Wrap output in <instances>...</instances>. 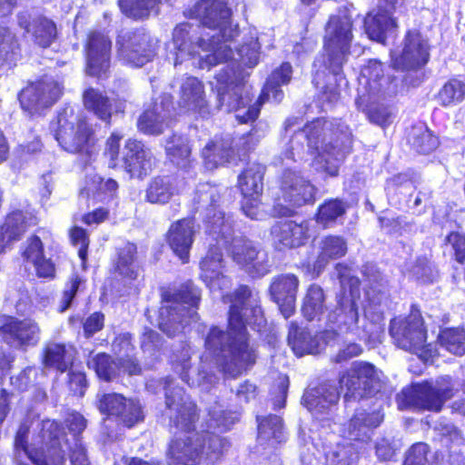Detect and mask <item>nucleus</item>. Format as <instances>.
Segmentation results:
<instances>
[{"label": "nucleus", "mask_w": 465, "mask_h": 465, "mask_svg": "<svg viewBox=\"0 0 465 465\" xmlns=\"http://www.w3.org/2000/svg\"><path fill=\"white\" fill-rule=\"evenodd\" d=\"M349 207V203L341 198H329L319 204L313 219L322 228L328 229L334 226L338 219L346 214Z\"/></svg>", "instance_id": "72a5a7b5"}, {"label": "nucleus", "mask_w": 465, "mask_h": 465, "mask_svg": "<svg viewBox=\"0 0 465 465\" xmlns=\"http://www.w3.org/2000/svg\"><path fill=\"white\" fill-rule=\"evenodd\" d=\"M341 143L339 139H334V144H325L322 151L328 154L350 153L352 150L353 136L349 127L346 126L345 130L341 133Z\"/></svg>", "instance_id": "0e129e2a"}, {"label": "nucleus", "mask_w": 465, "mask_h": 465, "mask_svg": "<svg viewBox=\"0 0 465 465\" xmlns=\"http://www.w3.org/2000/svg\"><path fill=\"white\" fill-rule=\"evenodd\" d=\"M20 57L19 39L8 26L0 25V66L15 64Z\"/></svg>", "instance_id": "a19ab883"}, {"label": "nucleus", "mask_w": 465, "mask_h": 465, "mask_svg": "<svg viewBox=\"0 0 465 465\" xmlns=\"http://www.w3.org/2000/svg\"><path fill=\"white\" fill-rule=\"evenodd\" d=\"M379 382L376 367L368 361H353L349 368L339 373L337 385L345 402L360 401L374 396Z\"/></svg>", "instance_id": "ddd939ff"}, {"label": "nucleus", "mask_w": 465, "mask_h": 465, "mask_svg": "<svg viewBox=\"0 0 465 465\" xmlns=\"http://www.w3.org/2000/svg\"><path fill=\"white\" fill-rule=\"evenodd\" d=\"M271 236L280 251L303 246L310 238L309 221H278L271 228Z\"/></svg>", "instance_id": "aec40b11"}, {"label": "nucleus", "mask_w": 465, "mask_h": 465, "mask_svg": "<svg viewBox=\"0 0 465 465\" xmlns=\"http://www.w3.org/2000/svg\"><path fill=\"white\" fill-rule=\"evenodd\" d=\"M172 42L174 48L175 66L186 59L198 57L201 52L210 53L206 55V60L211 65H215L231 57L225 56L223 49L210 37L209 33L188 22H182L174 26Z\"/></svg>", "instance_id": "0eeeda50"}, {"label": "nucleus", "mask_w": 465, "mask_h": 465, "mask_svg": "<svg viewBox=\"0 0 465 465\" xmlns=\"http://www.w3.org/2000/svg\"><path fill=\"white\" fill-rule=\"evenodd\" d=\"M162 0H119L122 13L133 19H145L151 11L158 8Z\"/></svg>", "instance_id": "09e8293b"}, {"label": "nucleus", "mask_w": 465, "mask_h": 465, "mask_svg": "<svg viewBox=\"0 0 465 465\" xmlns=\"http://www.w3.org/2000/svg\"><path fill=\"white\" fill-rule=\"evenodd\" d=\"M180 98L182 102L196 111H203L207 108L204 98V85L194 76L185 78L180 87Z\"/></svg>", "instance_id": "58836bf2"}, {"label": "nucleus", "mask_w": 465, "mask_h": 465, "mask_svg": "<svg viewBox=\"0 0 465 465\" xmlns=\"http://www.w3.org/2000/svg\"><path fill=\"white\" fill-rule=\"evenodd\" d=\"M453 396L454 388L450 379H442L436 384L430 380H424L403 389L399 405L417 411L440 412Z\"/></svg>", "instance_id": "9d476101"}, {"label": "nucleus", "mask_w": 465, "mask_h": 465, "mask_svg": "<svg viewBox=\"0 0 465 465\" xmlns=\"http://www.w3.org/2000/svg\"><path fill=\"white\" fill-rule=\"evenodd\" d=\"M186 16L196 19L203 27L217 30L210 37L223 49L225 56H231L232 43L240 35V28L232 23V12L225 0H198L186 10Z\"/></svg>", "instance_id": "423d86ee"}, {"label": "nucleus", "mask_w": 465, "mask_h": 465, "mask_svg": "<svg viewBox=\"0 0 465 465\" xmlns=\"http://www.w3.org/2000/svg\"><path fill=\"white\" fill-rule=\"evenodd\" d=\"M327 294L316 282L310 283L302 299L301 312L308 322L321 321L327 311Z\"/></svg>", "instance_id": "bb28decb"}, {"label": "nucleus", "mask_w": 465, "mask_h": 465, "mask_svg": "<svg viewBox=\"0 0 465 465\" xmlns=\"http://www.w3.org/2000/svg\"><path fill=\"white\" fill-rule=\"evenodd\" d=\"M115 44L117 58L133 68L143 67L157 54V43L143 27L121 31Z\"/></svg>", "instance_id": "9b49d317"}, {"label": "nucleus", "mask_w": 465, "mask_h": 465, "mask_svg": "<svg viewBox=\"0 0 465 465\" xmlns=\"http://www.w3.org/2000/svg\"><path fill=\"white\" fill-rule=\"evenodd\" d=\"M265 170L260 163H247L237 177V187L242 196L241 209L251 219H257L259 214Z\"/></svg>", "instance_id": "dca6fc26"}, {"label": "nucleus", "mask_w": 465, "mask_h": 465, "mask_svg": "<svg viewBox=\"0 0 465 465\" xmlns=\"http://www.w3.org/2000/svg\"><path fill=\"white\" fill-rule=\"evenodd\" d=\"M361 74L366 78L369 88L377 93L383 91L382 81L391 82L393 80V77H385V65L381 60L376 58H371L367 61L361 69Z\"/></svg>", "instance_id": "49530a36"}, {"label": "nucleus", "mask_w": 465, "mask_h": 465, "mask_svg": "<svg viewBox=\"0 0 465 465\" xmlns=\"http://www.w3.org/2000/svg\"><path fill=\"white\" fill-rule=\"evenodd\" d=\"M64 91L62 81L43 74L34 81H28L19 91L17 99L22 110L33 116L54 106L64 95Z\"/></svg>", "instance_id": "f8f14e48"}, {"label": "nucleus", "mask_w": 465, "mask_h": 465, "mask_svg": "<svg viewBox=\"0 0 465 465\" xmlns=\"http://www.w3.org/2000/svg\"><path fill=\"white\" fill-rule=\"evenodd\" d=\"M389 333L397 348L417 355L425 363L438 356L436 347L428 342V329L417 304H411L403 318L391 320Z\"/></svg>", "instance_id": "20e7f679"}, {"label": "nucleus", "mask_w": 465, "mask_h": 465, "mask_svg": "<svg viewBox=\"0 0 465 465\" xmlns=\"http://www.w3.org/2000/svg\"><path fill=\"white\" fill-rule=\"evenodd\" d=\"M55 123L54 136L64 151L84 157L94 153L98 137L86 115L77 114L73 107L64 106L57 112Z\"/></svg>", "instance_id": "7ed1b4c3"}, {"label": "nucleus", "mask_w": 465, "mask_h": 465, "mask_svg": "<svg viewBox=\"0 0 465 465\" xmlns=\"http://www.w3.org/2000/svg\"><path fill=\"white\" fill-rule=\"evenodd\" d=\"M95 406L101 414L126 429L135 427L145 419L144 406L141 401L137 398H127L122 393H103Z\"/></svg>", "instance_id": "4468645a"}, {"label": "nucleus", "mask_w": 465, "mask_h": 465, "mask_svg": "<svg viewBox=\"0 0 465 465\" xmlns=\"http://www.w3.org/2000/svg\"><path fill=\"white\" fill-rule=\"evenodd\" d=\"M64 424L75 440H79L87 427V420L76 411L69 412L64 419Z\"/></svg>", "instance_id": "774afa93"}, {"label": "nucleus", "mask_w": 465, "mask_h": 465, "mask_svg": "<svg viewBox=\"0 0 465 465\" xmlns=\"http://www.w3.org/2000/svg\"><path fill=\"white\" fill-rule=\"evenodd\" d=\"M68 236L72 245H79L77 254L81 261L82 268L86 269L90 245V237L87 230L81 226L74 225L69 229Z\"/></svg>", "instance_id": "6e6d98bb"}, {"label": "nucleus", "mask_w": 465, "mask_h": 465, "mask_svg": "<svg viewBox=\"0 0 465 465\" xmlns=\"http://www.w3.org/2000/svg\"><path fill=\"white\" fill-rule=\"evenodd\" d=\"M381 421L382 417L377 411L356 410L348 421V430L350 434L355 435L354 439H357L362 429L377 428Z\"/></svg>", "instance_id": "de8ad7c7"}, {"label": "nucleus", "mask_w": 465, "mask_h": 465, "mask_svg": "<svg viewBox=\"0 0 465 465\" xmlns=\"http://www.w3.org/2000/svg\"><path fill=\"white\" fill-rule=\"evenodd\" d=\"M165 409L170 411L169 426L183 435H174L167 444L168 465H215L222 461L232 443L227 437L209 430H196L201 417L197 402L183 389L165 391Z\"/></svg>", "instance_id": "f03ea898"}, {"label": "nucleus", "mask_w": 465, "mask_h": 465, "mask_svg": "<svg viewBox=\"0 0 465 465\" xmlns=\"http://www.w3.org/2000/svg\"><path fill=\"white\" fill-rule=\"evenodd\" d=\"M86 365L102 381L111 382L119 377V364L107 352H98L90 356L86 361Z\"/></svg>", "instance_id": "e433bc0d"}, {"label": "nucleus", "mask_w": 465, "mask_h": 465, "mask_svg": "<svg viewBox=\"0 0 465 465\" xmlns=\"http://www.w3.org/2000/svg\"><path fill=\"white\" fill-rule=\"evenodd\" d=\"M204 225L209 234L221 237L232 230V222L225 217L223 211L217 210L212 203L207 208Z\"/></svg>", "instance_id": "8fccbe9b"}, {"label": "nucleus", "mask_w": 465, "mask_h": 465, "mask_svg": "<svg viewBox=\"0 0 465 465\" xmlns=\"http://www.w3.org/2000/svg\"><path fill=\"white\" fill-rule=\"evenodd\" d=\"M0 333L4 338L10 339L20 346H30L38 342L40 328L32 319L19 320L7 316L0 326Z\"/></svg>", "instance_id": "b1692460"}, {"label": "nucleus", "mask_w": 465, "mask_h": 465, "mask_svg": "<svg viewBox=\"0 0 465 465\" xmlns=\"http://www.w3.org/2000/svg\"><path fill=\"white\" fill-rule=\"evenodd\" d=\"M35 276L46 282L54 281L56 277V265L51 258L45 254L33 263Z\"/></svg>", "instance_id": "338daca9"}, {"label": "nucleus", "mask_w": 465, "mask_h": 465, "mask_svg": "<svg viewBox=\"0 0 465 465\" xmlns=\"http://www.w3.org/2000/svg\"><path fill=\"white\" fill-rule=\"evenodd\" d=\"M83 104L85 110L93 114L98 120L106 125H111L114 114H124V105L111 99L102 91L87 87L82 94Z\"/></svg>", "instance_id": "4be33fe9"}, {"label": "nucleus", "mask_w": 465, "mask_h": 465, "mask_svg": "<svg viewBox=\"0 0 465 465\" xmlns=\"http://www.w3.org/2000/svg\"><path fill=\"white\" fill-rule=\"evenodd\" d=\"M123 135L113 132L104 143V155L108 159L111 169L122 167L131 177L145 178L152 171V155L143 142L128 138L120 155Z\"/></svg>", "instance_id": "6e6552de"}, {"label": "nucleus", "mask_w": 465, "mask_h": 465, "mask_svg": "<svg viewBox=\"0 0 465 465\" xmlns=\"http://www.w3.org/2000/svg\"><path fill=\"white\" fill-rule=\"evenodd\" d=\"M112 41L102 31L91 30L86 35L84 51L86 59L85 71L92 77H107L110 68Z\"/></svg>", "instance_id": "a211bd4d"}, {"label": "nucleus", "mask_w": 465, "mask_h": 465, "mask_svg": "<svg viewBox=\"0 0 465 465\" xmlns=\"http://www.w3.org/2000/svg\"><path fill=\"white\" fill-rule=\"evenodd\" d=\"M258 433L266 439H276L282 429V420L274 414L258 418Z\"/></svg>", "instance_id": "052dcab7"}, {"label": "nucleus", "mask_w": 465, "mask_h": 465, "mask_svg": "<svg viewBox=\"0 0 465 465\" xmlns=\"http://www.w3.org/2000/svg\"><path fill=\"white\" fill-rule=\"evenodd\" d=\"M430 446L425 442H415L406 451L402 465H430Z\"/></svg>", "instance_id": "bf43d9fd"}, {"label": "nucleus", "mask_w": 465, "mask_h": 465, "mask_svg": "<svg viewBox=\"0 0 465 465\" xmlns=\"http://www.w3.org/2000/svg\"><path fill=\"white\" fill-rule=\"evenodd\" d=\"M327 124V118L316 117L304 124L302 132L309 146L318 149L319 143L323 139Z\"/></svg>", "instance_id": "4d7b16f0"}, {"label": "nucleus", "mask_w": 465, "mask_h": 465, "mask_svg": "<svg viewBox=\"0 0 465 465\" xmlns=\"http://www.w3.org/2000/svg\"><path fill=\"white\" fill-rule=\"evenodd\" d=\"M326 76L328 74L325 71L317 70L313 75L312 84L315 88L321 90V97L324 103L335 104L341 98L340 86L336 82L326 83Z\"/></svg>", "instance_id": "864d4df0"}, {"label": "nucleus", "mask_w": 465, "mask_h": 465, "mask_svg": "<svg viewBox=\"0 0 465 465\" xmlns=\"http://www.w3.org/2000/svg\"><path fill=\"white\" fill-rule=\"evenodd\" d=\"M193 218H182L173 222L166 234L165 241L183 263L189 262V254L193 243L194 230Z\"/></svg>", "instance_id": "5701e85b"}, {"label": "nucleus", "mask_w": 465, "mask_h": 465, "mask_svg": "<svg viewBox=\"0 0 465 465\" xmlns=\"http://www.w3.org/2000/svg\"><path fill=\"white\" fill-rule=\"evenodd\" d=\"M230 302L226 329L212 325L204 339V348L224 375L236 379L249 371L257 362V348L248 331V310L262 313L260 297L247 284H239L223 296Z\"/></svg>", "instance_id": "f257e3e1"}, {"label": "nucleus", "mask_w": 465, "mask_h": 465, "mask_svg": "<svg viewBox=\"0 0 465 465\" xmlns=\"http://www.w3.org/2000/svg\"><path fill=\"white\" fill-rule=\"evenodd\" d=\"M358 110L365 114L368 121L373 124L386 128L392 123V113L390 106L380 102H371L364 106L356 101Z\"/></svg>", "instance_id": "c03bdc74"}, {"label": "nucleus", "mask_w": 465, "mask_h": 465, "mask_svg": "<svg viewBox=\"0 0 465 465\" xmlns=\"http://www.w3.org/2000/svg\"><path fill=\"white\" fill-rule=\"evenodd\" d=\"M49 440L52 446L46 450L47 465H64L65 453L61 446V439L66 437V432L61 422L53 420L48 429Z\"/></svg>", "instance_id": "79ce46f5"}, {"label": "nucleus", "mask_w": 465, "mask_h": 465, "mask_svg": "<svg viewBox=\"0 0 465 465\" xmlns=\"http://www.w3.org/2000/svg\"><path fill=\"white\" fill-rule=\"evenodd\" d=\"M342 394L338 390V386L322 385L318 395H309L305 399L306 406L310 409H329L332 405H336Z\"/></svg>", "instance_id": "3c124183"}, {"label": "nucleus", "mask_w": 465, "mask_h": 465, "mask_svg": "<svg viewBox=\"0 0 465 465\" xmlns=\"http://www.w3.org/2000/svg\"><path fill=\"white\" fill-rule=\"evenodd\" d=\"M67 372V386L73 395L82 398L89 386L84 371L69 369Z\"/></svg>", "instance_id": "680f3d73"}, {"label": "nucleus", "mask_w": 465, "mask_h": 465, "mask_svg": "<svg viewBox=\"0 0 465 465\" xmlns=\"http://www.w3.org/2000/svg\"><path fill=\"white\" fill-rule=\"evenodd\" d=\"M287 341L297 357L319 352L320 341L317 336L301 328L296 322H291L289 324Z\"/></svg>", "instance_id": "c85d7f7f"}, {"label": "nucleus", "mask_w": 465, "mask_h": 465, "mask_svg": "<svg viewBox=\"0 0 465 465\" xmlns=\"http://www.w3.org/2000/svg\"><path fill=\"white\" fill-rule=\"evenodd\" d=\"M389 65L394 71L416 72L424 67L430 60L428 41L418 29L406 31L401 53L391 49Z\"/></svg>", "instance_id": "2eb2a0df"}, {"label": "nucleus", "mask_w": 465, "mask_h": 465, "mask_svg": "<svg viewBox=\"0 0 465 465\" xmlns=\"http://www.w3.org/2000/svg\"><path fill=\"white\" fill-rule=\"evenodd\" d=\"M161 298L163 302L185 304L192 308H197L201 301V290L192 282H186L176 290L163 292Z\"/></svg>", "instance_id": "4c0bfd02"}, {"label": "nucleus", "mask_w": 465, "mask_h": 465, "mask_svg": "<svg viewBox=\"0 0 465 465\" xmlns=\"http://www.w3.org/2000/svg\"><path fill=\"white\" fill-rule=\"evenodd\" d=\"M437 98L443 107L463 102L465 100V83L457 77L450 78L439 90Z\"/></svg>", "instance_id": "a18cd8bd"}, {"label": "nucleus", "mask_w": 465, "mask_h": 465, "mask_svg": "<svg viewBox=\"0 0 465 465\" xmlns=\"http://www.w3.org/2000/svg\"><path fill=\"white\" fill-rule=\"evenodd\" d=\"M437 341L450 353L456 356L465 355V329L462 327H445L440 330Z\"/></svg>", "instance_id": "37998d69"}, {"label": "nucleus", "mask_w": 465, "mask_h": 465, "mask_svg": "<svg viewBox=\"0 0 465 465\" xmlns=\"http://www.w3.org/2000/svg\"><path fill=\"white\" fill-rule=\"evenodd\" d=\"M224 261L220 247L212 245L200 262V278L209 287L223 280Z\"/></svg>", "instance_id": "7c9ffc66"}, {"label": "nucleus", "mask_w": 465, "mask_h": 465, "mask_svg": "<svg viewBox=\"0 0 465 465\" xmlns=\"http://www.w3.org/2000/svg\"><path fill=\"white\" fill-rule=\"evenodd\" d=\"M177 193L174 179L170 175L153 177L146 188L144 201L151 204L164 205Z\"/></svg>", "instance_id": "2f4dec72"}, {"label": "nucleus", "mask_w": 465, "mask_h": 465, "mask_svg": "<svg viewBox=\"0 0 465 465\" xmlns=\"http://www.w3.org/2000/svg\"><path fill=\"white\" fill-rule=\"evenodd\" d=\"M163 338L156 331L145 328L140 338L141 350L153 354L159 351L163 346Z\"/></svg>", "instance_id": "69168bd1"}, {"label": "nucleus", "mask_w": 465, "mask_h": 465, "mask_svg": "<svg viewBox=\"0 0 465 465\" xmlns=\"http://www.w3.org/2000/svg\"><path fill=\"white\" fill-rule=\"evenodd\" d=\"M394 11L391 10V7L379 8L375 14L366 15L364 29L371 40L383 45H387L388 34L396 32L398 29L397 20L392 16Z\"/></svg>", "instance_id": "393cba45"}, {"label": "nucleus", "mask_w": 465, "mask_h": 465, "mask_svg": "<svg viewBox=\"0 0 465 465\" xmlns=\"http://www.w3.org/2000/svg\"><path fill=\"white\" fill-rule=\"evenodd\" d=\"M202 156L208 169H217L231 163L233 158V148L223 137H214L203 148Z\"/></svg>", "instance_id": "c756f323"}, {"label": "nucleus", "mask_w": 465, "mask_h": 465, "mask_svg": "<svg viewBox=\"0 0 465 465\" xmlns=\"http://www.w3.org/2000/svg\"><path fill=\"white\" fill-rule=\"evenodd\" d=\"M278 194L273 200L272 212L274 217H292L296 209L313 204L317 188L301 172L286 168L278 179Z\"/></svg>", "instance_id": "1a4fd4ad"}, {"label": "nucleus", "mask_w": 465, "mask_h": 465, "mask_svg": "<svg viewBox=\"0 0 465 465\" xmlns=\"http://www.w3.org/2000/svg\"><path fill=\"white\" fill-rule=\"evenodd\" d=\"M300 285L298 277L293 273L279 274L272 278L269 286V294L285 319L292 316L296 310V297Z\"/></svg>", "instance_id": "6ab92c4d"}, {"label": "nucleus", "mask_w": 465, "mask_h": 465, "mask_svg": "<svg viewBox=\"0 0 465 465\" xmlns=\"http://www.w3.org/2000/svg\"><path fill=\"white\" fill-rule=\"evenodd\" d=\"M354 22L346 12L331 15L324 26L322 38L324 69L334 76L343 72V65L351 52Z\"/></svg>", "instance_id": "39448f33"}, {"label": "nucleus", "mask_w": 465, "mask_h": 465, "mask_svg": "<svg viewBox=\"0 0 465 465\" xmlns=\"http://www.w3.org/2000/svg\"><path fill=\"white\" fill-rule=\"evenodd\" d=\"M137 259V246L131 242H125L115 250L114 271L122 278L135 281L138 277L137 268L134 264Z\"/></svg>", "instance_id": "f704fd0d"}, {"label": "nucleus", "mask_w": 465, "mask_h": 465, "mask_svg": "<svg viewBox=\"0 0 465 465\" xmlns=\"http://www.w3.org/2000/svg\"><path fill=\"white\" fill-rule=\"evenodd\" d=\"M347 242L341 235L329 234L322 239L320 257L322 260L340 259L347 253Z\"/></svg>", "instance_id": "603ef678"}, {"label": "nucleus", "mask_w": 465, "mask_h": 465, "mask_svg": "<svg viewBox=\"0 0 465 465\" xmlns=\"http://www.w3.org/2000/svg\"><path fill=\"white\" fill-rule=\"evenodd\" d=\"M74 346L64 342H51L44 347L41 363L47 370L64 373L74 365V356L70 352Z\"/></svg>", "instance_id": "a878e982"}, {"label": "nucleus", "mask_w": 465, "mask_h": 465, "mask_svg": "<svg viewBox=\"0 0 465 465\" xmlns=\"http://www.w3.org/2000/svg\"><path fill=\"white\" fill-rule=\"evenodd\" d=\"M169 127L167 116L163 114V104L156 101L152 102L143 109L136 121V128L142 134L147 136H159Z\"/></svg>", "instance_id": "cd10ccee"}, {"label": "nucleus", "mask_w": 465, "mask_h": 465, "mask_svg": "<svg viewBox=\"0 0 465 465\" xmlns=\"http://www.w3.org/2000/svg\"><path fill=\"white\" fill-rule=\"evenodd\" d=\"M361 297V280L357 276L348 279V285L342 284L336 293V304L329 312L328 321L337 327L350 328L359 322L357 302Z\"/></svg>", "instance_id": "f3484780"}, {"label": "nucleus", "mask_w": 465, "mask_h": 465, "mask_svg": "<svg viewBox=\"0 0 465 465\" xmlns=\"http://www.w3.org/2000/svg\"><path fill=\"white\" fill-rule=\"evenodd\" d=\"M444 243L449 244L451 250V260L465 264V233L450 231L444 238Z\"/></svg>", "instance_id": "13d9d810"}, {"label": "nucleus", "mask_w": 465, "mask_h": 465, "mask_svg": "<svg viewBox=\"0 0 465 465\" xmlns=\"http://www.w3.org/2000/svg\"><path fill=\"white\" fill-rule=\"evenodd\" d=\"M45 254V245L41 238L36 234L30 235L27 238L25 249L21 252L23 259L33 264Z\"/></svg>", "instance_id": "e2e57ef3"}, {"label": "nucleus", "mask_w": 465, "mask_h": 465, "mask_svg": "<svg viewBox=\"0 0 465 465\" xmlns=\"http://www.w3.org/2000/svg\"><path fill=\"white\" fill-rule=\"evenodd\" d=\"M409 142L418 153L424 155L433 153L440 145L439 137L427 128L412 134Z\"/></svg>", "instance_id": "5fc2aeb1"}, {"label": "nucleus", "mask_w": 465, "mask_h": 465, "mask_svg": "<svg viewBox=\"0 0 465 465\" xmlns=\"http://www.w3.org/2000/svg\"><path fill=\"white\" fill-rule=\"evenodd\" d=\"M38 223L37 217L15 209L9 212L0 224V254L10 249L14 242H19L31 226Z\"/></svg>", "instance_id": "412c9836"}, {"label": "nucleus", "mask_w": 465, "mask_h": 465, "mask_svg": "<svg viewBox=\"0 0 465 465\" xmlns=\"http://www.w3.org/2000/svg\"><path fill=\"white\" fill-rule=\"evenodd\" d=\"M167 160L177 167H187L191 162L192 146L183 134L173 133L165 140Z\"/></svg>", "instance_id": "c9c22d12"}, {"label": "nucleus", "mask_w": 465, "mask_h": 465, "mask_svg": "<svg viewBox=\"0 0 465 465\" xmlns=\"http://www.w3.org/2000/svg\"><path fill=\"white\" fill-rule=\"evenodd\" d=\"M228 254L232 260L240 267L247 269L250 273L254 268V262L258 257L259 251L252 242L245 236L232 237L228 247Z\"/></svg>", "instance_id": "473e14b6"}, {"label": "nucleus", "mask_w": 465, "mask_h": 465, "mask_svg": "<svg viewBox=\"0 0 465 465\" xmlns=\"http://www.w3.org/2000/svg\"><path fill=\"white\" fill-rule=\"evenodd\" d=\"M32 40L35 45L46 49L58 36L56 24L45 15H38L32 21Z\"/></svg>", "instance_id": "ea45409f"}]
</instances>
